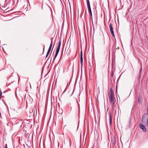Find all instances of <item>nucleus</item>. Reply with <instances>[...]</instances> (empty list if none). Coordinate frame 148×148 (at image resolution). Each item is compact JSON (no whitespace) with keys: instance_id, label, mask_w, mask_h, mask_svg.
<instances>
[{"instance_id":"nucleus-17","label":"nucleus","mask_w":148,"mask_h":148,"mask_svg":"<svg viewBox=\"0 0 148 148\" xmlns=\"http://www.w3.org/2000/svg\"><path fill=\"white\" fill-rule=\"evenodd\" d=\"M11 119L12 120L14 119L15 120H17V118H12Z\"/></svg>"},{"instance_id":"nucleus-8","label":"nucleus","mask_w":148,"mask_h":148,"mask_svg":"<svg viewBox=\"0 0 148 148\" xmlns=\"http://www.w3.org/2000/svg\"><path fill=\"white\" fill-rule=\"evenodd\" d=\"M111 141H112V143L113 145L115 143H116V139L114 136L112 138Z\"/></svg>"},{"instance_id":"nucleus-22","label":"nucleus","mask_w":148,"mask_h":148,"mask_svg":"<svg viewBox=\"0 0 148 148\" xmlns=\"http://www.w3.org/2000/svg\"><path fill=\"white\" fill-rule=\"evenodd\" d=\"M7 146V144H6L5 145V148H8Z\"/></svg>"},{"instance_id":"nucleus-1","label":"nucleus","mask_w":148,"mask_h":148,"mask_svg":"<svg viewBox=\"0 0 148 148\" xmlns=\"http://www.w3.org/2000/svg\"><path fill=\"white\" fill-rule=\"evenodd\" d=\"M142 123L145 126H148V112L144 114L142 116L141 119Z\"/></svg>"},{"instance_id":"nucleus-6","label":"nucleus","mask_w":148,"mask_h":148,"mask_svg":"<svg viewBox=\"0 0 148 148\" xmlns=\"http://www.w3.org/2000/svg\"><path fill=\"white\" fill-rule=\"evenodd\" d=\"M110 95L109 96V98H115L114 97V94L113 90H112V88L110 89Z\"/></svg>"},{"instance_id":"nucleus-18","label":"nucleus","mask_w":148,"mask_h":148,"mask_svg":"<svg viewBox=\"0 0 148 148\" xmlns=\"http://www.w3.org/2000/svg\"><path fill=\"white\" fill-rule=\"evenodd\" d=\"M140 66H141V68L140 69V72L142 70V64H140Z\"/></svg>"},{"instance_id":"nucleus-9","label":"nucleus","mask_w":148,"mask_h":148,"mask_svg":"<svg viewBox=\"0 0 148 148\" xmlns=\"http://www.w3.org/2000/svg\"><path fill=\"white\" fill-rule=\"evenodd\" d=\"M108 114H109L110 122V124L111 125V123H112V118L110 112H108Z\"/></svg>"},{"instance_id":"nucleus-5","label":"nucleus","mask_w":148,"mask_h":148,"mask_svg":"<svg viewBox=\"0 0 148 148\" xmlns=\"http://www.w3.org/2000/svg\"><path fill=\"white\" fill-rule=\"evenodd\" d=\"M139 126L140 128L143 130V132H145L146 131V129L145 127V125H144L142 123H140L139 124Z\"/></svg>"},{"instance_id":"nucleus-13","label":"nucleus","mask_w":148,"mask_h":148,"mask_svg":"<svg viewBox=\"0 0 148 148\" xmlns=\"http://www.w3.org/2000/svg\"><path fill=\"white\" fill-rule=\"evenodd\" d=\"M83 58L82 57H80V63L82 65V63H83Z\"/></svg>"},{"instance_id":"nucleus-10","label":"nucleus","mask_w":148,"mask_h":148,"mask_svg":"<svg viewBox=\"0 0 148 148\" xmlns=\"http://www.w3.org/2000/svg\"><path fill=\"white\" fill-rule=\"evenodd\" d=\"M52 39H51V44H50V46L49 47L48 50H51V48L52 47Z\"/></svg>"},{"instance_id":"nucleus-14","label":"nucleus","mask_w":148,"mask_h":148,"mask_svg":"<svg viewBox=\"0 0 148 148\" xmlns=\"http://www.w3.org/2000/svg\"><path fill=\"white\" fill-rule=\"evenodd\" d=\"M20 109V108L19 107H17L16 108L14 109V110L15 111H16L17 112H18L17 111V110H19Z\"/></svg>"},{"instance_id":"nucleus-23","label":"nucleus","mask_w":148,"mask_h":148,"mask_svg":"<svg viewBox=\"0 0 148 148\" xmlns=\"http://www.w3.org/2000/svg\"><path fill=\"white\" fill-rule=\"evenodd\" d=\"M71 139H70V140H69V143H70V146H71Z\"/></svg>"},{"instance_id":"nucleus-2","label":"nucleus","mask_w":148,"mask_h":148,"mask_svg":"<svg viewBox=\"0 0 148 148\" xmlns=\"http://www.w3.org/2000/svg\"><path fill=\"white\" fill-rule=\"evenodd\" d=\"M86 2L88 10L90 13V17H91L92 19V14L89 0H86Z\"/></svg>"},{"instance_id":"nucleus-16","label":"nucleus","mask_w":148,"mask_h":148,"mask_svg":"<svg viewBox=\"0 0 148 148\" xmlns=\"http://www.w3.org/2000/svg\"><path fill=\"white\" fill-rule=\"evenodd\" d=\"M80 57H82V51L80 52Z\"/></svg>"},{"instance_id":"nucleus-4","label":"nucleus","mask_w":148,"mask_h":148,"mask_svg":"<svg viewBox=\"0 0 148 148\" xmlns=\"http://www.w3.org/2000/svg\"><path fill=\"white\" fill-rule=\"evenodd\" d=\"M109 28L110 31L111 32V34L113 37H114V35L113 32V29L112 27V25L111 23H110L109 25Z\"/></svg>"},{"instance_id":"nucleus-21","label":"nucleus","mask_w":148,"mask_h":148,"mask_svg":"<svg viewBox=\"0 0 148 148\" xmlns=\"http://www.w3.org/2000/svg\"><path fill=\"white\" fill-rule=\"evenodd\" d=\"M49 53H47L46 55V58L47 57V56H48Z\"/></svg>"},{"instance_id":"nucleus-12","label":"nucleus","mask_w":148,"mask_h":148,"mask_svg":"<svg viewBox=\"0 0 148 148\" xmlns=\"http://www.w3.org/2000/svg\"><path fill=\"white\" fill-rule=\"evenodd\" d=\"M73 91H74V89L73 90H69V93L70 92L71 93V94H70V95L69 94V95H70V96H71L73 94Z\"/></svg>"},{"instance_id":"nucleus-11","label":"nucleus","mask_w":148,"mask_h":148,"mask_svg":"<svg viewBox=\"0 0 148 148\" xmlns=\"http://www.w3.org/2000/svg\"><path fill=\"white\" fill-rule=\"evenodd\" d=\"M58 53H59V52L56 51V54L55 55V56L53 58V61L55 60V59L56 58V57L57 56Z\"/></svg>"},{"instance_id":"nucleus-20","label":"nucleus","mask_w":148,"mask_h":148,"mask_svg":"<svg viewBox=\"0 0 148 148\" xmlns=\"http://www.w3.org/2000/svg\"><path fill=\"white\" fill-rule=\"evenodd\" d=\"M45 47V46L44 45V47H43V53L44 52V51Z\"/></svg>"},{"instance_id":"nucleus-3","label":"nucleus","mask_w":148,"mask_h":148,"mask_svg":"<svg viewBox=\"0 0 148 148\" xmlns=\"http://www.w3.org/2000/svg\"><path fill=\"white\" fill-rule=\"evenodd\" d=\"M110 103L111 104L112 109H114V105L115 104V98H109Z\"/></svg>"},{"instance_id":"nucleus-15","label":"nucleus","mask_w":148,"mask_h":148,"mask_svg":"<svg viewBox=\"0 0 148 148\" xmlns=\"http://www.w3.org/2000/svg\"><path fill=\"white\" fill-rule=\"evenodd\" d=\"M141 102V100H140V98H138V102L139 103H140Z\"/></svg>"},{"instance_id":"nucleus-7","label":"nucleus","mask_w":148,"mask_h":148,"mask_svg":"<svg viewBox=\"0 0 148 148\" xmlns=\"http://www.w3.org/2000/svg\"><path fill=\"white\" fill-rule=\"evenodd\" d=\"M61 42L60 41L59 42H58V46L57 48L56 51L59 52L60 47V46H61Z\"/></svg>"},{"instance_id":"nucleus-19","label":"nucleus","mask_w":148,"mask_h":148,"mask_svg":"<svg viewBox=\"0 0 148 148\" xmlns=\"http://www.w3.org/2000/svg\"><path fill=\"white\" fill-rule=\"evenodd\" d=\"M50 51H51V50H48L47 53H49Z\"/></svg>"}]
</instances>
